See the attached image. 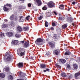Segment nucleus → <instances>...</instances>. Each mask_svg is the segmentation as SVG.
Here are the masks:
<instances>
[{"label":"nucleus","instance_id":"obj_8","mask_svg":"<svg viewBox=\"0 0 80 80\" xmlns=\"http://www.w3.org/2000/svg\"><path fill=\"white\" fill-rule=\"evenodd\" d=\"M73 19L72 18V17H69L68 18V19L67 21L68 22H73Z\"/></svg>","mask_w":80,"mask_h":80},{"label":"nucleus","instance_id":"obj_13","mask_svg":"<svg viewBox=\"0 0 80 80\" xmlns=\"http://www.w3.org/2000/svg\"><path fill=\"white\" fill-rule=\"evenodd\" d=\"M19 18L20 22H24V19L23 18V16H20Z\"/></svg>","mask_w":80,"mask_h":80},{"label":"nucleus","instance_id":"obj_17","mask_svg":"<svg viewBox=\"0 0 80 80\" xmlns=\"http://www.w3.org/2000/svg\"><path fill=\"white\" fill-rule=\"evenodd\" d=\"M5 77V74L2 73H0V77H1V78H4Z\"/></svg>","mask_w":80,"mask_h":80},{"label":"nucleus","instance_id":"obj_46","mask_svg":"<svg viewBox=\"0 0 80 80\" xmlns=\"http://www.w3.org/2000/svg\"><path fill=\"white\" fill-rule=\"evenodd\" d=\"M54 38H55V39H57V38H58V36L54 37Z\"/></svg>","mask_w":80,"mask_h":80},{"label":"nucleus","instance_id":"obj_22","mask_svg":"<svg viewBox=\"0 0 80 80\" xmlns=\"http://www.w3.org/2000/svg\"><path fill=\"white\" fill-rule=\"evenodd\" d=\"M52 15V14L51 12H48L47 14V16L48 17H50Z\"/></svg>","mask_w":80,"mask_h":80},{"label":"nucleus","instance_id":"obj_60","mask_svg":"<svg viewBox=\"0 0 80 80\" xmlns=\"http://www.w3.org/2000/svg\"><path fill=\"white\" fill-rule=\"evenodd\" d=\"M68 75H70L69 73H68Z\"/></svg>","mask_w":80,"mask_h":80},{"label":"nucleus","instance_id":"obj_12","mask_svg":"<svg viewBox=\"0 0 80 80\" xmlns=\"http://www.w3.org/2000/svg\"><path fill=\"white\" fill-rule=\"evenodd\" d=\"M41 68H45L46 67V66L44 64H41L40 65Z\"/></svg>","mask_w":80,"mask_h":80},{"label":"nucleus","instance_id":"obj_11","mask_svg":"<svg viewBox=\"0 0 80 80\" xmlns=\"http://www.w3.org/2000/svg\"><path fill=\"white\" fill-rule=\"evenodd\" d=\"M18 41L17 40H15L13 41L12 42V45H17L18 43Z\"/></svg>","mask_w":80,"mask_h":80},{"label":"nucleus","instance_id":"obj_30","mask_svg":"<svg viewBox=\"0 0 80 80\" xmlns=\"http://www.w3.org/2000/svg\"><path fill=\"white\" fill-rule=\"evenodd\" d=\"M73 68L74 69H77V68H78V66L76 64L74 65Z\"/></svg>","mask_w":80,"mask_h":80},{"label":"nucleus","instance_id":"obj_29","mask_svg":"<svg viewBox=\"0 0 80 80\" xmlns=\"http://www.w3.org/2000/svg\"><path fill=\"white\" fill-rule=\"evenodd\" d=\"M3 9L4 11H8V8L6 7H4L3 8Z\"/></svg>","mask_w":80,"mask_h":80},{"label":"nucleus","instance_id":"obj_20","mask_svg":"<svg viewBox=\"0 0 80 80\" xmlns=\"http://www.w3.org/2000/svg\"><path fill=\"white\" fill-rule=\"evenodd\" d=\"M61 75L62 77H65L67 75H66L65 73L62 72L61 73Z\"/></svg>","mask_w":80,"mask_h":80},{"label":"nucleus","instance_id":"obj_47","mask_svg":"<svg viewBox=\"0 0 80 80\" xmlns=\"http://www.w3.org/2000/svg\"><path fill=\"white\" fill-rule=\"evenodd\" d=\"M70 65L69 64H68L67 65V67L68 68H70Z\"/></svg>","mask_w":80,"mask_h":80},{"label":"nucleus","instance_id":"obj_33","mask_svg":"<svg viewBox=\"0 0 80 80\" xmlns=\"http://www.w3.org/2000/svg\"><path fill=\"white\" fill-rule=\"evenodd\" d=\"M15 36L16 38H20V37H21L20 35H17V34H16Z\"/></svg>","mask_w":80,"mask_h":80},{"label":"nucleus","instance_id":"obj_43","mask_svg":"<svg viewBox=\"0 0 80 80\" xmlns=\"http://www.w3.org/2000/svg\"><path fill=\"white\" fill-rule=\"evenodd\" d=\"M52 26H56V24H55V23L54 22H52Z\"/></svg>","mask_w":80,"mask_h":80},{"label":"nucleus","instance_id":"obj_35","mask_svg":"<svg viewBox=\"0 0 80 80\" xmlns=\"http://www.w3.org/2000/svg\"><path fill=\"white\" fill-rule=\"evenodd\" d=\"M72 76H73V75L72 74H71L70 75H69L68 76V78H69V79H70V78H71L72 77Z\"/></svg>","mask_w":80,"mask_h":80},{"label":"nucleus","instance_id":"obj_6","mask_svg":"<svg viewBox=\"0 0 80 80\" xmlns=\"http://www.w3.org/2000/svg\"><path fill=\"white\" fill-rule=\"evenodd\" d=\"M19 68H22L23 67V63L22 62H19L17 64Z\"/></svg>","mask_w":80,"mask_h":80},{"label":"nucleus","instance_id":"obj_21","mask_svg":"<svg viewBox=\"0 0 80 80\" xmlns=\"http://www.w3.org/2000/svg\"><path fill=\"white\" fill-rule=\"evenodd\" d=\"M7 27H8V25H7V24H3L2 26V27L3 28H7Z\"/></svg>","mask_w":80,"mask_h":80},{"label":"nucleus","instance_id":"obj_54","mask_svg":"<svg viewBox=\"0 0 80 80\" xmlns=\"http://www.w3.org/2000/svg\"><path fill=\"white\" fill-rule=\"evenodd\" d=\"M72 25H73V26H74L75 25L73 23L72 24Z\"/></svg>","mask_w":80,"mask_h":80},{"label":"nucleus","instance_id":"obj_9","mask_svg":"<svg viewBox=\"0 0 80 80\" xmlns=\"http://www.w3.org/2000/svg\"><path fill=\"white\" fill-rule=\"evenodd\" d=\"M6 35L8 37H12L13 36V33L12 32H8L7 33Z\"/></svg>","mask_w":80,"mask_h":80},{"label":"nucleus","instance_id":"obj_14","mask_svg":"<svg viewBox=\"0 0 80 80\" xmlns=\"http://www.w3.org/2000/svg\"><path fill=\"white\" fill-rule=\"evenodd\" d=\"M60 50L58 49H56L55 50L54 52V53L55 54V55H58V53L60 52Z\"/></svg>","mask_w":80,"mask_h":80},{"label":"nucleus","instance_id":"obj_42","mask_svg":"<svg viewBox=\"0 0 80 80\" xmlns=\"http://www.w3.org/2000/svg\"><path fill=\"white\" fill-rule=\"evenodd\" d=\"M31 6H32V4L30 3H29L28 5V7H31Z\"/></svg>","mask_w":80,"mask_h":80},{"label":"nucleus","instance_id":"obj_32","mask_svg":"<svg viewBox=\"0 0 80 80\" xmlns=\"http://www.w3.org/2000/svg\"><path fill=\"white\" fill-rule=\"evenodd\" d=\"M45 25L46 27H48V22H47L46 21L45 22Z\"/></svg>","mask_w":80,"mask_h":80},{"label":"nucleus","instance_id":"obj_5","mask_svg":"<svg viewBox=\"0 0 80 80\" xmlns=\"http://www.w3.org/2000/svg\"><path fill=\"white\" fill-rule=\"evenodd\" d=\"M36 2L38 4V6H40L42 5V2L40 0H36Z\"/></svg>","mask_w":80,"mask_h":80},{"label":"nucleus","instance_id":"obj_18","mask_svg":"<svg viewBox=\"0 0 80 80\" xmlns=\"http://www.w3.org/2000/svg\"><path fill=\"white\" fill-rule=\"evenodd\" d=\"M23 28L24 31H28L29 30V28L28 27H24Z\"/></svg>","mask_w":80,"mask_h":80},{"label":"nucleus","instance_id":"obj_53","mask_svg":"<svg viewBox=\"0 0 80 80\" xmlns=\"http://www.w3.org/2000/svg\"><path fill=\"white\" fill-rule=\"evenodd\" d=\"M24 1H25V0H22V2H22V3H23Z\"/></svg>","mask_w":80,"mask_h":80},{"label":"nucleus","instance_id":"obj_2","mask_svg":"<svg viewBox=\"0 0 80 80\" xmlns=\"http://www.w3.org/2000/svg\"><path fill=\"white\" fill-rule=\"evenodd\" d=\"M18 55H19L20 57L22 56H24L25 55V49L23 48L22 49H19L18 50Z\"/></svg>","mask_w":80,"mask_h":80},{"label":"nucleus","instance_id":"obj_4","mask_svg":"<svg viewBox=\"0 0 80 80\" xmlns=\"http://www.w3.org/2000/svg\"><path fill=\"white\" fill-rule=\"evenodd\" d=\"M48 5L49 8H53L55 4H54V3L52 1H50L48 3Z\"/></svg>","mask_w":80,"mask_h":80},{"label":"nucleus","instance_id":"obj_39","mask_svg":"<svg viewBox=\"0 0 80 80\" xmlns=\"http://www.w3.org/2000/svg\"><path fill=\"white\" fill-rule=\"evenodd\" d=\"M14 22L12 21V22H11V26H13V25H14Z\"/></svg>","mask_w":80,"mask_h":80},{"label":"nucleus","instance_id":"obj_25","mask_svg":"<svg viewBox=\"0 0 80 80\" xmlns=\"http://www.w3.org/2000/svg\"><path fill=\"white\" fill-rule=\"evenodd\" d=\"M65 19V18L63 17H59V20H62Z\"/></svg>","mask_w":80,"mask_h":80},{"label":"nucleus","instance_id":"obj_50","mask_svg":"<svg viewBox=\"0 0 80 80\" xmlns=\"http://www.w3.org/2000/svg\"><path fill=\"white\" fill-rule=\"evenodd\" d=\"M54 13L55 15H57V13L56 12H53Z\"/></svg>","mask_w":80,"mask_h":80},{"label":"nucleus","instance_id":"obj_52","mask_svg":"<svg viewBox=\"0 0 80 80\" xmlns=\"http://www.w3.org/2000/svg\"><path fill=\"white\" fill-rule=\"evenodd\" d=\"M78 36L79 37H80V33L78 34Z\"/></svg>","mask_w":80,"mask_h":80},{"label":"nucleus","instance_id":"obj_15","mask_svg":"<svg viewBox=\"0 0 80 80\" xmlns=\"http://www.w3.org/2000/svg\"><path fill=\"white\" fill-rule=\"evenodd\" d=\"M67 27V24H64L62 27V28H63V29H65V28H66Z\"/></svg>","mask_w":80,"mask_h":80},{"label":"nucleus","instance_id":"obj_58","mask_svg":"<svg viewBox=\"0 0 80 80\" xmlns=\"http://www.w3.org/2000/svg\"><path fill=\"white\" fill-rule=\"evenodd\" d=\"M78 7L79 8H80V6H79Z\"/></svg>","mask_w":80,"mask_h":80},{"label":"nucleus","instance_id":"obj_34","mask_svg":"<svg viewBox=\"0 0 80 80\" xmlns=\"http://www.w3.org/2000/svg\"><path fill=\"white\" fill-rule=\"evenodd\" d=\"M42 18H43V16H41L38 18V19H39V20H42Z\"/></svg>","mask_w":80,"mask_h":80},{"label":"nucleus","instance_id":"obj_36","mask_svg":"<svg viewBox=\"0 0 80 80\" xmlns=\"http://www.w3.org/2000/svg\"><path fill=\"white\" fill-rule=\"evenodd\" d=\"M51 47H52V48H54V47H55V45H54V44H53L52 43L51 44Z\"/></svg>","mask_w":80,"mask_h":80},{"label":"nucleus","instance_id":"obj_40","mask_svg":"<svg viewBox=\"0 0 80 80\" xmlns=\"http://www.w3.org/2000/svg\"><path fill=\"white\" fill-rule=\"evenodd\" d=\"M49 70H50V69L48 68H47L46 70L44 71V72H47V71H49Z\"/></svg>","mask_w":80,"mask_h":80},{"label":"nucleus","instance_id":"obj_37","mask_svg":"<svg viewBox=\"0 0 80 80\" xmlns=\"http://www.w3.org/2000/svg\"><path fill=\"white\" fill-rule=\"evenodd\" d=\"M47 9V8L46 7L44 6L42 8V9L43 10H46Z\"/></svg>","mask_w":80,"mask_h":80},{"label":"nucleus","instance_id":"obj_51","mask_svg":"<svg viewBox=\"0 0 80 80\" xmlns=\"http://www.w3.org/2000/svg\"><path fill=\"white\" fill-rule=\"evenodd\" d=\"M72 5H74L75 4V2H72Z\"/></svg>","mask_w":80,"mask_h":80},{"label":"nucleus","instance_id":"obj_48","mask_svg":"<svg viewBox=\"0 0 80 80\" xmlns=\"http://www.w3.org/2000/svg\"><path fill=\"white\" fill-rule=\"evenodd\" d=\"M50 29L51 30H54V28L53 27H51Z\"/></svg>","mask_w":80,"mask_h":80},{"label":"nucleus","instance_id":"obj_26","mask_svg":"<svg viewBox=\"0 0 80 80\" xmlns=\"http://www.w3.org/2000/svg\"><path fill=\"white\" fill-rule=\"evenodd\" d=\"M4 70L7 72V71H8V70H9V68L8 67H6L4 69Z\"/></svg>","mask_w":80,"mask_h":80},{"label":"nucleus","instance_id":"obj_23","mask_svg":"<svg viewBox=\"0 0 80 80\" xmlns=\"http://www.w3.org/2000/svg\"><path fill=\"white\" fill-rule=\"evenodd\" d=\"M50 54H51L50 52H47L46 54L45 55V57H47V56H49V55H50Z\"/></svg>","mask_w":80,"mask_h":80},{"label":"nucleus","instance_id":"obj_38","mask_svg":"<svg viewBox=\"0 0 80 80\" xmlns=\"http://www.w3.org/2000/svg\"><path fill=\"white\" fill-rule=\"evenodd\" d=\"M0 35L1 37H3V36H5L4 35V33H2V32H1L0 33Z\"/></svg>","mask_w":80,"mask_h":80},{"label":"nucleus","instance_id":"obj_24","mask_svg":"<svg viewBox=\"0 0 80 80\" xmlns=\"http://www.w3.org/2000/svg\"><path fill=\"white\" fill-rule=\"evenodd\" d=\"M59 8L61 9V10H63V8H64V6L62 5H60V7H59Z\"/></svg>","mask_w":80,"mask_h":80},{"label":"nucleus","instance_id":"obj_16","mask_svg":"<svg viewBox=\"0 0 80 80\" xmlns=\"http://www.w3.org/2000/svg\"><path fill=\"white\" fill-rule=\"evenodd\" d=\"M80 75V72L76 73L75 74V78H77V77L78 76H79Z\"/></svg>","mask_w":80,"mask_h":80},{"label":"nucleus","instance_id":"obj_57","mask_svg":"<svg viewBox=\"0 0 80 80\" xmlns=\"http://www.w3.org/2000/svg\"><path fill=\"white\" fill-rule=\"evenodd\" d=\"M5 22L7 21V20H5Z\"/></svg>","mask_w":80,"mask_h":80},{"label":"nucleus","instance_id":"obj_7","mask_svg":"<svg viewBox=\"0 0 80 80\" xmlns=\"http://www.w3.org/2000/svg\"><path fill=\"white\" fill-rule=\"evenodd\" d=\"M17 30L18 31V32H22L23 30V29L21 26H18L17 28Z\"/></svg>","mask_w":80,"mask_h":80},{"label":"nucleus","instance_id":"obj_49","mask_svg":"<svg viewBox=\"0 0 80 80\" xmlns=\"http://www.w3.org/2000/svg\"><path fill=\"white\" fill-rule=\"evenodd\" d=\"M56 66L57 67H60V66H59V65H58V64H56Z\"/></svg>","mask_w":80,"mask_h":80},{"label":"nucleus","instance_id":"obj_41","mask_svg":"<svg viewBox=\"0 0 80 80\" xmlns=\"http://www.w3.org/2000/svg\"><path fill=\"white\" fill-rule=\"evenodd\" d=\"M65 55H70V54L68 52H66L65 53Z\"/></svg>","mask_w":80,"mask_h":80},{"label":"nucleus","instance_id":"obj_31","mask_svg":"<svg viewBox=\"0 0 80 80\" xmlns=\"http://www.w3.org/2000/svg\"><path fill=\"white\" fill-rule=\"evenodd\" d=\"M30 18V16H28L26 18V19L27 20H29Z\"/></svg>","mask_w":80,"mask_h":80},{"label":"nucleus","instance_id":"obj_3","mask_svg":"<svg viewBox=\"0 0 80 80\" xmlns=\"http://www.w3.org/2000/svg\"><path fill=\"white\" fill-rule=\"evenodd\" d=\"M11 56H9L6 58L4 59V62H5L6 63H9L11 61Z\"/></svg>","mask_w":80,"mask_h":80},{"label":"nucleus","instance_id":"obj_45","mask_svg":"<svg viewBox=\"0 0 80 80\" xmlns=\"http://www.w3.org/2000/svg\"><path fill=\"white\" fill-rule=\"evenodd\" d=\"M7 5L8 7H12V5H11V4H7Z\"/></svg>","mask_w":80,"mask_h":80},{"label":"nucleus","instance_id":"obj_28","mask_svg":"<svg viewBox=\"0 0 80 80\" xmlns=\"http://www.w3.org/2000/svg\"><path fill=\"white\" fill-rule=\"evenodd\" d=\"M14 16L13 15H12L11 16L10 18L11 20H13L14 18H13Z\"/></svg>","mask_w":80,"mask_h":80},{"label":"nucleus","instance_id":"obj_44","mask_svg":"<svg viewBox=\"0 0 80 80\" xmlns=\"http://www.w3.org/2000/svg\"><path fill=\"white\" fill-rule=\"evenodd\" d=\"M18 74L19 77H21V73H18Z\"/></svg>","mask_w":80,"mask_h":80},{"label":"nucleus","instance_id":"obj_56","mask_svg":"<svg viewBox=\"0 0 80 80\" xmlns=\"http://www.w3.org/2000/svg\"><path fill=\"white\" fill-rule=\"evenodd\" d=\"M68 11H70V9H68Z\"/></svg>","mask_w":80,"mask_h":80},{"label":"nucleus","instance_id":"obj_1","mask_svg":"<svg viewBox=\"0 0 80 80\" xmlns=\"http://www.w3.org/2000/svg\"><path fill=\"white\" fill-rule=\"evenodd\" d=\"M45 40L41 38H38L35 41V43L36 45H37L38 46L42 45L43 44V43H45Z\"/></svg>","mask_w":80,"mask_h":80},{"label":"nucleus","instance_id":"obj_19","mask_svg":"<svg viewBox=\"0 0 80 80\" xmlns=\"http://www.w3.org/2000/svg\"><path fill=\"white\" fill-rule=\"evenodd\" d=\"M29 45V43H28V42H26L24 44V46L25 47H28Z\"/></svg>","mask_w":80,"mask_h":80},{"label":"nucleus","instance_id":"obj_27","mask_svg":"<svg viewBox=\"0 0 80 80\" xmlns=\"http://www.w3.org/2000/svg\"><path fill=\"white\" fill-rule=\"evenodd\" d=\"M8 78L9 80H12L13 79V77L12 76L10 75L8 76Z\"/></svg>","mask_w":80,"mask_h":80},{"label":"nucleus","instance_id":"obj_55","mask_svg":"<svg viewBox=\"0 0 80 80\" xmlns=\"http://www.w3.org/2000/svg\"><path fill=\"white\" fill-rule=\"evenodd\" d=\"M22 43H24V41H22Z\"/></svg>","mask_w":80,"mask_h":80},{"label":"nucleus","instance_id":"obj_59","mask_svg":"<svg viewBox=\"0 0 80 80\" xmlns=\"http://www.w3.org/2000/svg\"><path fill=\"white\" fill-rule=\"evenodd\" d=\"M22 0H20V1H21L22 2Z\"/></svg>","mask_w":80,"mask_h":80},{"label":"nucleus","instance_id":"obj_10","mask_svg":"<svg viewBox=\"0 0 80 80\" xmlns=\"http://www.w3.org/2000/svg\"><path fill=\"white\" fill-rule=\"evenodd\" d=\"M59 62L60 63H65L66 62V60L63 59H61L59 60Z\"/></svg>","mask_w":80,"mask_h":80}]
</instances>
